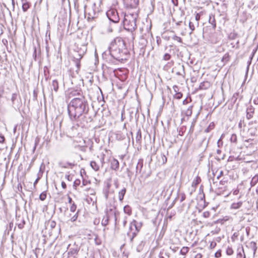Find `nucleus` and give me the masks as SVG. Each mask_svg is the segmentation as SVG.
Here are the masks:
<instances>
[{
  "label": "nucleus",
  "mask_w": 258,
  "mask_h": 258,
  "mask_svg": "<svg viewBox=\"0 0 258 258\" xmlns=\"http://www.w3.org/2000/svg\"><path fill=\"white\" fill-rule=\"evenodd\" d=\"M78 97L73 98L68 105V111L72 121H79L83 116L87 118L89 111V105L85 97L77 93Z\"/></svg>",
  "instance_id": "1"
},
{
  "label": "nucleus",
  "mask_w": 258,
  "mask_h": 258,
  "mask_svg": "<svg viewBox=\"0 0 258 258\" xmlns=\"http://www.w3.org/2000/svg\"><path fill=\"white\" fill-rule=\"evenodd\" d=\"M109 50L110 55L116 59L123 55L126 54L128 52L124 40L118 37L111 41Z\"/></svg>",
  "instance_id": "2"
},
{
  "label": "nucleus",
  "mask_w": 258,
  "mask_h": 258,
  "mask_svg": "<svg viewBox=\"0 0 258 258\" xmlns=\"http://www.w3.org/2000/svg\"><path fill=\"white\" fill-rule=\"evenodd\" d=\"M106 14L109 21L112 22V24H110L108 28V31L112 32L117 31L116 28L117 27V23L120 19L117 10L115 9L111 8L106 12Z\"/></svg>",
  "instance_id": "3"
},
{
  "label": "nucleus",
  "mask_w": 258,
  "mask_h": 258,
  "mask_svg": "<svg viewBox=\"0 0 258 258\" xmlns=\"http://www.w3.org/2000/svg\"><path fill=\"white\" fill-rule=\"evenodd\" d=\"M86 49V47L79 48L78 45L75 44L73 50L71 51V54L73 58V60L75 62L76 66L78 69L80 68V60L85 54Z\"/></svg>",
  "instance_id": "4"
},
{
  "label": "nucleus",
  "mask_w": 258,
  "mask_h": 258,
  "mask_svg": "<svg viewBox=\"0 0 258 258\" xmlns=\"http://www.w3.org/2000/svg\"><path fill=\"white\" fill-rule=\"evenodd\" d=\"M136 18L133 14L125 15L123 20L124 29L130 32H133L136 27Z\"/></svg>",
  "instance_id": "5"
},
{
  "label": "nucleus",
  "mask_w": 258,
  "mask_h": 258,
  "mask_svg": "<svg viewBox=\"0 0 258 258\" xmlns=\"http://www.w3.org/2000/svg\"><path fill=\"white\" fill-rule=\"evenodd\" d=\"M119 213L116 210L115 208L108 209L106 211V215L103 217L102 220V224L103 226H106L108 223L109 219L113 218L115 221V224L117 225L118 223L117 220V215Z\"/></svg>",
  "instance_id": "6"
},
{
  "label": "nucleus",
  "mask_w": 258,
  "mask_h": 258,
  "mask_svg": "<svg viewBox=\"0 0 258 258\" xmlns=\"http://www.w3.org/2000/svg\"><path fill=\"white\" fill-rule=\"evenodd\" d=\"M142 226V223H137L135 220L130 223V231L127 232V235L130 237L131 243H133L134 238L137 236Z\"/></svg>",
  "instance_id": "7"
},
{
  "label": "nucleus",
  "mask_w": 258,
  "mask_h": 258,
  "mask_svg": "<svg viewBox=\"0 0 258 258\" xmlns=\"http://www.w3.org/2000/svg\"><path fill=\"white\" fill-rule=\"evenodd\" d=\"M91 38V36H90L88 33H80L77 36L78 40L75 44L78 46L80 45L82 47H86Z\"/></svg>",
  "instance_id": "8"
},
{
  "label": "nucleus",
  "mask_w": 258,
  "mask_h": 258,
  "mask_svg": "<svg viewBox=\"0 0 258 258\" xmlns=\"http://www.w3.org/2000/svg\"><path fill=\"white\" fill-rule=\"evenodd\" d=\"M124 6L128 9H133L138 5L139 0H122Z\"/></svg>",
  "instance_id": "9"
},
{
  "label": "nucleus",
  "mask_w": 258,
  "mask_h": 258,
  "mask_svg": "<svg viewBox=\"0 0 258 258\" xmlns=\"http://www.w3.org/2000/svg\"><path fill=\"white\" fill-rule=\"evenodd\" d=\"M98 11H96V4H94L91 11L88 13V19H94L97 17Z\"/></svg>",
  "instance_id": "10"
},
{
  "label": "nucleus",
  "mask_w": 258,
  "mask_h": 258,
  "mask_svg": "<svg viewBox=\"0 0 258 258\" xmlns=\"http://www.w3.org/2000/svg\"><path fill=\"white\" fill-rule=\"evenodd\" d=\"M254 113V108L251 106H249L246 109V118L247 119H251Z\"/></svg>",
  "instance_id": "11"
},
{
  "label": "nucleus",
  "mask_w": 258,
  "mask_h": 258,
  "mask_svg": "<svg viewBox=\"0 0 258 258\" xmlns=\"http://www.w3.org/2000/svg\"><path fill=\"white\" fill-rule=\"evenodd\" d=\"M80 250V247L74 244L72 247H71L70 249V251L68 252L69 255H74L77 254L78 252Z\"/></svg>",
  "instance_id": "12"
},
{
  "label": "nucleus",
  "mask_w": 258,
  "mask_h": 258,
  "mask_svg": "<svg viewBox=\"0 0 258 258\" xmlns=\"http://www.w3.org/2000/svg\"><path fill=\"white\" fill-rule=\"evenodd\" d=\"M143 166V162L142 160H139L136 166V175L139 173H141Z\"/></svg>",
  "instance_id": "13"
},
{
  "label": "nucleus",
  "mask_w": 258,
  "mask_h": 258,
  "mask_svg": "<svg viewBox=\"0 0 258 258\" xmlns=\"http://www.w3.org/2000/svg\"><path fill=\"white\" fill-rule=\"evenodd\" d=\"M136 142L137 144H138L140 145L141 144L142 134H141V131L140 129L138 130V131L137 133L136 136Z\"/></svg>",
  "instance_id": "14"
},
{
  "label": "nucleus",
  "mask_w": 258,
  "mask_h": 258,
  "mask_svg": "<svg viewBox=\"0 0 258 258\" xmlns=\"http://www.w3.org/2000/svg\"><path fill=\"white\" fill-rule=\"evenodd\" d=\"M119 162L117 160L113 159L111 163V168L116 170L119 168Z\"/></svg>",
  "instance_id": "15"
},
{
  "label": "nucleus",
  "mask_w": 258,
  "mask_h": 258,
  "mask_svg": "<svg viewBox=\"0 0 258 258\" xmlns=\"http://www.w3.org/2000/svg\"><path fill=\"white\" fill-rule=\"evenodd\" d=\"M22 3V9L24 12H26L29 8V3L27 0H21Z\"/></svg>",
  "instance_id": "16"
},
{
  "label": "nucleus",
  "mask_w": 258,
  "mask_h": 258,
  "mask_svg": "<svg viewBox=\"0 0 258 258\" xmlns=\"http://www.w3.org/2000/svg\"><path fill=\"white\" fill-rule=\"evenodd\" d=\"M126 193V188L124 187L118 192V198L120 201H122L124 196Z\"/></svg>",
  "instance_id": "17"
},
{
  "label": "nucleus",
  "mask_w": 258,
  "mask_h": 258,
  "mask_svg": "<svg viewBox=\"0 0 258 258\" xmlns=\"http://www.w3.org/2000/svg\"><path fill=\"white\" fill-rule=\"evenodd\" d=\"M210 86L209 83L208 82H203L201 83L199 86V89L200 90H205L209 88Z\"/></svg>",
  "instance_id": "18"
},
{
  "label": "nucleus",
  "mask_w": 258,
  "mask_h": 258,
  "mask_svg": "<svg viewBox=\"0 0 258 258\" xmlns=\"http://www.w3.org/2000/svg\"><path fill=\"white\" fill-rule=\"evenodd\" d=\"M58 89V83L56 80H54L52 81V85H51V89L54 90L55 92H57Z\"/></svg>",
  "instance_id": "19"
},
{
  "label": "nucleus",
  "mask_w": 258,
  "mask_h": 258,
  "mask_svg": "<svg viewBox=\"0 0 258 258\" xmlns=\"http://www.w3.org/2000/svg\"><path fill=\"white\" fill-rule=\"evenodd\" d=\"M20 220L22 221V222L17 224L18 227L20 229H22L24 227V225L25 224V221L23 218H21L20 216H19L17 218V221H18Z\"/></svg>",
  "instance_id": "20"
},
{
  "label": "nucleus",
  "mask_w": 258,
  "mask_h": 258,
  "mask_svg": "<svg viewBox=\"0 0 258 258\" xmlns=\"http://www.w3.org/2000/svg\"><path fill=\"white\" fill-rule=\"evenodd\" d=\"M46 227H49L51 230L56 226V222L54 221H48L46 224Z\"/></svg>",
  "instance_id": "21"
},
{
  "label": "nucleus",
  "mask_w": 258,
  "mask_h": 258,
  "mask_svg": "<svg viewBox=\"0 0 258 258\" xmlns=\"http://www.w3.org/2000/svg\"><path fill=\"white\" fill-rule=\"evenodd\" d=\"M90 166L95 171H98L100 168L99 165L95 161H91Z\"/></svg>",
  "instance_id": "22"
},
{
  "label": "nucleus",
  "mask_w": 258,
  "mask_h": 258,
  "mask_svg": "<svg viewBox=\"0 0 258 258\" xmlns=\"http://www.w3.org/2000/svg\"><path fill=\"white\" fill-rule=\"evenodd\" d=\"M209 22L212 25L213 28L214 29L216 27V22L214 16L210 15Z\"/></svg>",
  "instance_id": "23"
},
{
  "label": "nucleus",
  "mask_w": 258,
  "mask_h": 258,
  "mask_svg": "<svg viewBox=\"0 0 258 258\" xmlns=\"http://www.w3.org/2000/svg\"><path fill=\"white\" fill-rule=\"evenodd\" d=\"M242 205V202L234 203L231 205V208L234 209H239L240 207H241Z\"/></svg>",
  "instance_id": "24"
},
{
  "label": "nucleus",
  "mask_w": 258,
  "mask_h": 258,
  "mask_svg": "<svg viewBox=\"0 0 258 258\" xmlns=\"http://www.w3.org/2000/svg\"><path fill=\"white\" fill-rule=\"evenodd\" d=\"M243 253L244 250L243 247H242L241 249H238L236 258H245V255L244 254V255H243Z\"/></svg>",
  "instance_id": "25"
},
{
  "label": "nucleus",
  "mask_w": 258,
  "mask_h": 258,
  "mask_svg": "<svg viewBox=\"0 0 258 258\" xmlns=\"http://www.w3.org/2000/svg\"><path fill=\"white\" fill-rule=\"evenodd\" d=\"M250 246L251 248V249L253 250V255H254L255 254V252L256 251L257 248L256 242H255L254 241H251L250 243Z\"/></svg>",
  "instance_id": "26"
},
{
  "label": "nucleus",
  "mask_w": 258,
  "mask_h": 258,
  "mask_svg": "<svg viewBox=\"0 0 258 258\" xmlns=\"http://www.w3.org/2000/svg\"><path fill=\"white\" fill-rule=\"evenodd\" d=\"M257 182H258V175H255V176H254L252 177V178L251 180V182H250L251 186H254L257 183Z\"/></svg>",
  "instance_id": "27"
},
{
  "label": "nucleus",
  "mask_w": 258,
  "mask_h": 258,
  "mask_svg": "<svg viewBox=\"0 0 258 258\" xmlns=\"http://www.w3.org/2000/svg\"><path fill=\"white\" fill-rule=\"evenodd\" d=\"M123 211L124 213L127 214L128 215H130L132 214L131 208L128 205H126L124 207Z\"/></svg>",
  "instance_id": "28"
},
{
  "label": "nucleus",
  "mask_w": 258,
  "mask_h": 258,
  "mask_svg": "<svg viewBox=\"0 0 258 258\" xmlns=\"http://www.w3.org/2000/svg\"><path fill=\"white\" fill-rule=\"evenodd\" d=\"M144 246V243L143 241H141V242L137 245L136 250L138 252H140L142 250L143 247Z\"/></svg>",
  "instance_id": "29"
},
{
  "label": "nucleus",
  "mask_w": 258,
  "mask_h": 258,
  "mask_svg": "<svg viewBox=\"0 0 258 258\" xmlns=\"http://www.w3.org/2000/svg\"><path fill=\"white\" fill-rule=\"evenodd\" d=\"M201 181V180L200 177L199 176H197L196 177V179L194 180V181H192V186H196L197 185H198V184L200 183Z\"/></svg>",
  "instance_id": "30"
},
{
  "label": "nucleus",
  "mask_w": 258,
  "mask_h": 258,
  "mask_svg": "<svg viewBox=\"0 0 258 258\" xmlns=\"http://www.w3.org/2000/svg\"><path fill=\"white\" fill-rule=\"evenodd\" d=\"M230 141L232 143L236 144L237 141V136L235 134H232L230 138Z\"/></svg>",
  "instance_id": "31"
},
{
  "label": "nucleus",
  "mask_w": 258,
  "mask_h": 258,
  "mask_svg": "<svg viewBox=\"0 0 258 258\" xmlns=\"http://www.w3.org/2000/svg\"><path fill=\"white\" fill-rule=\"evenodd\" d=\"M161 160L160 161V162H162V163L163 164H165L167 161V157H166L165 155L164 154H162L161 155Z\"/></svg>",
  "instance_id": "32"
},
{
  "label": "nucleus",
  "mask_w": 258,
  "mask_h": 258,
  "mask_svg": "<svg viewBox=\"0 0 258 258\" xmlns=\"http://www.w3.org/2000/svg\"><path fill=\"white\" fill-rule=\"evenodd\" d=\"M229 59H230V58H229V54L228 53H226L223 56V57L222 59V61L224 62H227V61H229Z\"/></svg>",
  "instance_id": "33"
},
{
  "label": "nucleus",
  "mask_w": 258,
  "mask_h": 258,
  "mask_svg": "<svg viewBox=\"0 0 258 258\" xmlns=\"http://www.w3.org/2000/svg\"><path fill=\"white\" fill-rule=\"evenodd\" d=\"M188 251L187 247H183L180 251L181 254L185 255Z\"/></svg>",
  "instance_id": "34"
},
{
  "label": "nucleus",
  "mask_w": 258,
  "mask_h": 258,
  "mask_svg": "<svg viewBox=\"0 0 258 258\" xmlns=\"http://www.w3.org/2000/svg\"><path fill=\"white\" fill-rule=\"evenodd\" d=\"M110 186H111V184L110 183H107V189L106 190L105 193V197L106 199H108V197L109 189V188L110 187Z\"/></svg>",
  "instance_id": "35"
},
{
  "label": "nucleus",
  "mask_w": 258,
  "mask_h": 258,
  "mask_svg": "<svg viewBox=\"0 0 258 258\" xmlns=\"http://www.w3.org/2000/svg\"><path fill=\"white\" fill-rule=\"evenodd\" d=\"M46 198V193L44 191L42 192L39 196V199L41 201H44Z\"/></svg>",
  "instance_id": "36"
},
{
  "label": "nucleus",
  "mask_w": 258,
  "mask_h": 258,
  "mask_svg": "<svg viewBox=\"0 0 258 258\" xmlns=\"http://www.w3.org/2000/svg\"><path fill=\"white\" fill-rule=\"evenodd\" d=\"M226 253L228 255H231L233 253V250L230 247H228L226 249Z\"/></svg>",
  "instance_id": "37"
},
{
  "label": "nucleus",
  "mask_w": 258,
  "mask_h": 258,
  "mask_svg": "<svg viewBox=\"0 0 258 258\" xmlns=\"http://www.w3.org/2000/svg\"><path fill=\"white\" fill-rule=\"evenodd\" d=\"M214 127V124L213 123H211L210 124L209 126L205 130V132L209 133L211 130H212Z\"/></svg>",
  "instance_id": "38"
},
{
  "label": "nucleus",
  "mask_w": 258,
  "mask_h": 258,
  "mask_svg": "<svg viewBox=\"0 0 258 258\" xmlns=\"http://www.w3.org/2000/svg\"><path fill=\"white\" fill-rule=\"evenodd\" d=\"M78 211L70 219L72 222H75L77 220L78 217Z\"/></svg>",
  "instance_id": "39"
},
{
  "label": "nucleus",
  "mask_w": 258,
  "mask_h": 258,
  "mask_svg": "<svg viewBox=\"0 0 258 258\" xmlns=\"http://www.w3.org/2000/svg\"><path fill=\"white\" fill-rule=\"evenodd\" d=\"M81 181L80 179H76L74 182V185L73 186L75 187V188L79 186L80 184Z\"/></svg>",
  "instance_id": "40"
},
{
  "label": "nucleus",
  "mask_w": 258,
  "mask_h": 258,
  "mask_svg": "<svg viewBox=\"0 0 258 258\" xmlns=\"http://www.w3.org/2000/svg\"><path fill=\"white\" fill-rule=\"evenodd\" d=\"M76 209H77V206L76 205V204L74 203L72 204V206L70 207V211L72 212H74L76 211Z\"/></svg>",
  "instance_id": "41"
},
{
  "label": "nucleus",
  "mask_w": 258,
  "mask_h": 258,
  "mask_svg": "<svg viewBox=\"0 0 258 258\" xmlns=\"http://www.w3.org/2000/svg\"><path fill=\"white\" fill-rule=\"evenodd\" d=\"M171 55L169 53H165L163 59L165 60H168L170 59Z\"/></svg>",
  "instance_id": "42"
},
{
  "label": "nucleus",
  "mask_w": 258,
  "mask_h": 258,
  "mask_svg": "<svg viewBox=\"0 0 258 258\" xmlns=\"http://www.w3.org/2000/svg\"><path fill=\"white\" fill-rule=\"evenodd\" d=\"M59 210L60 212L65 213L68 211V209L67 207H63L59 208Z\"/></svg>",
  "instance_id": "43"
},
{
  "label": "nucleus",
  "mask_w": 258,
  "mask_h": 258,
  "mask_svg": "<svg viewBox=\"0 0 258 258\" xmlns=\"http://www.w3.org/2000/svg\"><path fill=\"white\" fill-rule=\"evenodd\" d=\"M210 213L209 211L204 212L203 214L204 217L208 218L210 216Z\"/></svg>",
  "instance_id": "44"
},
{
  "label": "nucleus",
  "mask_w": 258,
  "mask_h": 258,
  "mask_svg": "<svg viewBox=\"0 0 258 258\" xmlns=\"http://www.w3.org/2000/svg\"><path fill=\"white\" fill-rule=\"evenodd\" d=\"M192 113L191 108V107L188 108L186 111V114L187 116H190Z\"/></svg>",
  "instance_id": "45"
},
{
  "label": "nucleus",
  "mask_w": 258,
  "mask_h": 258,
  "mask_svg": "<svg viewBox=\"0 0 258 258\" xmlns=\"http://www.w3.org/2000/svg\"><path fill=\"white\" fill-rule=\"evenodd\" d=\"M17 95L16 94L14 93L12 94L11 100L13 103H14L15 100L17 99Z\"/></svg>",
  "instance_id": "46"
},
{
  "label": "nucleus",
  "mask_w": 258,
  "mask_h": 258,
  "mask_svg": "<svg viewBox=\"0 0 258 258\" xmlns=\"http://www.w3.org/2000/svg\"><path fill=\"white\" fill-rule=\"evenodd\" d=\"M182 94L181 93H177L175 94V97L177 99L181 98Z\"/></svg>",
  "instance_id": "47"
},
{
  "label": "nucleus",
  "mask_w": 258,
  "mask_h": 258,
  "mask_svg": "<svg viewBox=\"0 0 258 258\" xmlns=\"http://www.w3.org/2000/svg\"><path fill=\"white\" fill-rule=\"evenodd\" d=\"M173 39L174 40L177 41L178 42H180L181 41V39L180 38V37H178L176 35H173Z\"/></svg>",
  "instance_id": "48"
},
{
  "label": "nucleus",
  "mask_w": 258,
  "mask_h": 258,
  "mask_svg": "<svg viewBox=\"0 0 258 258\" xmlns=\"http://www.w3.org/2000/svg\"><path fill=\"white\" fill-rule=\"evenodd\" d=\"M127 216H124L123 220V227H125L127 223Z\"/></svg>",
  "instance_id": "49"
},
{
  "label": "nucleus",
  "mask_w": 258,
  "mask_h": 258,
  "mask_svg": "<svg viewBox=\"0 0 258 258\" xmlns=\"http://www.w3.org/2000/svg\"><path fill=\"white\" fill-rule=\"evenodd\" d=\"M186 198V196L184 194H181V199H180V202H183L185 200Z\"/></svg>",
  "instance_id": "50"
},
{
  "label": "nucleus",
  "mask_w": 258,
  "mask_h": 258,
  "mask_svg": "<svg viewBox=\"0 0 258 258\" xmlns=\"http://www.w3.org/2000/svg\"><path fill=\"white\" fill-rule=\"evenodd\" d=\"M227 180H225L224 179H223L220 181V184L223 185H224L227 183Z\"/></svg>",
  "instance_id": "51"
},
{
  "label": "nucleus",
  "mask_w": 258,
  "mask_h": 258,
  "mask_svg": "<svg viewBox=\"0 0 258 258\" xmlns=\"http://www.w3.org/2000/svg\"><path fill=\"white\" fill-rule=\"evenodd\" d=\"M189 27L191 31H194L195 30L194 26L191 22L189 23Z\"/></svg>",
  "instance_id": "52"
},
{
  "label": "nucleus",
  "mask_w": 258,
  "mask_h": 258,
  "mask_svg": "<svg viewBox=\"0 0 258 258\" xmlns=\"http://www.w3.org/2000/svg\"><path fill=\"white\" fill-rule=\"evenodd\" d=\"M39 141V139L38 138H36L35 140V147L34 148V150L36 149V146L38 145Z\"/></svg>",
  "instance_id": "53"
},
{
  "label": "nucleus",
  "mask_w": 258,
  "mask_h": 258,
  "mask_svg": "<svg viewBox=\"0 0 258 258\" xmlns=\"http://www.w3.org/2000/svg\"><path fill=\"white\" fill-rule=\"evenodd\" d=\"M244 123V121L243 120H240V122H239L238 123V126L239 128H242V125Z\"/></svg>",
  "instance_id": "54"
},
{
  "label": "nucleus",
  "mask_w": 258,
  "mask_h": 258,
  "mask_svg": "<svg viewBox=\"0 0 258 258\" xmlns=\"http://www.w3.org/2000/svg\"><path fill=\"white\" fill-rule=\"evenodd\" d=\"M201 15L199 13H197L196 15V20L199 21L200 19Z\"/></svg>",
  "instance_id": "55"
},
{
  "label": "nucleus",
  "mask_w": 258,
  "mask_h": 258,
  "mask_svg": "<svg viewBox=\"0 0 258 258\" xmlns=\"http://www.w3.org/2000/svg\"><path fill=\"white\" fill-rule=\"evenodd\" d=\"M61 186L63 188V189H66V187H67V185L66 184V183L64 182V181H62L61 183Z\"/></svg>",
  "instance_id": "56"
},
{
  "label": "nucleus",
  "mask_w": 258,
  "mask_h": 258,
  "mask_svg": "<svg viewBox=\"0 0 258 258\" xmlns=\"http://www.w3.org/2000/svg\"><path fill=\"white\" fill-rule=\"evenodd\" d=\"M5 141V137L3 136H0V143H4Z\"/></svg>",
  "instance_id": "57"
},
{
  "label": "nucleus",
  "mask_w": 258,
  "mask_h": 258,
  "mask_svg": "<svg viewBox=\"0 0 258 258\" xmlns=\"http://www.w3.org/2000/svg\"><path fill=\"white\" fill-rule=\"evenodd\" d=\"M13 222H10V223H9V228L8 230H9H9H12V227H13Z\"/></svg>",
  "instance_id": "58"
},
{
  "label": "nucleus",
  "mask_w": 258,
  "mask_h": 258,
  "mask_svg": "<svg viewBox=\"0 0 258 258\" xmlns=\"http://www.w3.org/2000/svg\"><path fill=\"white\" fill-rule=\"evenodd\" d=\"M172 2L174 6H177L178 5V0H172Z\"/></svg>",
  "instance_id": "59"
},
{
  "label": "nucleus",
  "mask_w": 258,
  "mask_h": 258,
  "mask_svg": "<svg viewBox=\"0 0 258 258\" xmlns=\"http://www.w3.org/2000/svg\"><path fill=\"white\" fill-rule=\"evenodd\" d=\"M223 171H221L220 172L219 174L217 176V178L218 179H219V178H220L221 176H222V175H223Z\"/></svg>",
  "instance_id": "60"
},
{
  "label": "nucleus",
  "mask_w": 258,
  "mask_h": 258,
  "mask_svg": "<svg viewBox=\"0 0 258 258\" xmlns=\"http://www.w3.org/2000/svg\"><path fill=\"white\" fill-rule=\"evenodd\" d=\"M146 31L147 32H149L151 30V25H150L149 27H148V26H146Z\"/></svg>",
  "instance_id": "61"
},
{
  "label": "nucleus",
  "mask_w": 258,
  "mask_h": 258,
  "mask_svg": "<svg viewBox=\"0 0 258 258\" xmlns=\"http://www.w3.org/2000/svg\"><path fill=\"white\" fill-rule=\"evenodd\" d=\"M40 179V177H38L37 178V179L35 180V181H34V186H35L36 185V184L37 183V182H38L39 180Z\"/></svg>",
  "instance_id": "62"
},
{
  "label": "nucleus",
  "mask_w": 258,
  "mask_h": 258,
  "mask_svg": "<svg viewBox=\"0 0 258 258\" xmlns=\"http://www.w3.org/2000/svg\"><path fill=\"white\" fill-rule=\"evenodd\" d=\"M220 256H221V253L220 252H217L215 253V256L216 257H219Z\"/></svg>",
  "instance_id": "63"
},
{
  "label": "nucleus",
  "mask_w": 258,
  "mask_h": 258,
  "mask_svg": "<svg viewBox=\"0 0 258 258\" xmlns=\"http://www.w3.org/2000/svg\"><path fill=\"white\" fill-rule=\"evenodd\" d=\"M68 202L70 204H72V199L70 197H68Z\"/></svg>",
  "instance_id": "64"
}]
</instances>
